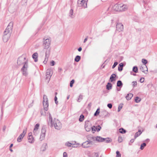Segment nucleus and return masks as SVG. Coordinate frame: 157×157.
<instances>
[{
    "label": "nucleus",
    "instance_id": "54",
    "mask_svg": "<svg viewBox=\"0 0 157 157\" xmlns=\"http://www.w3.org/2000/svg\"><path fill=\"white\" fill-rule=\"evenodd\" d=\"M140 81L141 83H142V82H144V78H141L140 80Z\"/></svg>",
    "mask_w": 157,
    "mask_h": 157
},
{
    "label": "nucleus",
    "instance_id": "4",
    "mask_svg": "<svg viewBox=\"0 0 157 157\" xmlns=\"http://www.w3.org/2000/svg\"><path fill=\"white\" fill-rule=\"evenodd\" d=\"M44 40L43 41V46L44 48H49L51 42L50 38L45 39L44 38Z\"/></svg>",
    "mask_w": 157,
    "mask_h": 157
},
{
    "label": "nucleus",
    "instance_id": "61",
    "mask_svg": "<svg viewBox=\"0 0 157 157\" xmlns=\"http://www.w3.org/2000/svg\"><path fill=\"white\" fill-rule=\"evenodd\" d=\"M135 139L134 138V139H132L130 141V142L132 143H133Z\"/></svg>",
    "mask_w": 157,
    "mask_h": 157
},
{
    "label": "nucleus",
    "instance_id": "46",
    "mask_svg": "<svg viewBox=\"0 0 157 157\" xmlns=\"http://www.w3.org/2000/svg\"><path fill=\"white\" fill-rule=\"evenodd\" d=\"M118 141L119 143H121L122 141V139L121 137L119 136L118 138Z\"/></svg>",
    "mask_w": 157,
    "mask_h": 157
},
{
    "label": "nucleus",
    "instance_id": "57",
    "mask_svg": "<svg viewBox=\"0 0 157 157\" xmlns=\"http://www.w3.org/2000/svg\"><path fill=\"white\" fill-rule=\"evenodd\" d=\"M95 128H96V127L94 126V128H93L92 127L91 129H92V131H96V130H97Z\"/></svg>",
    "mask_w": 157,
    "mask_h": 157
},
{
    "label": "nucleus",
    "instance_id": "20",
    "mask_svg": "<svg viewBox=\"0 0 157 157\" xmlns=\"http://www.w3.org/2000/svg\"><path fill=\"white\" fill-rule=\"evenodd\" d=\"M123 84L121 80H118L117 81V86L121 88L123 86Z\"/></svg>",
    "mask_w": 157,
    "mask_h": 157
},
{
    "label": "nucleus",
    "instance_id": "11",
    "mask_svg": "<svg viewBox=\"0 0 157 157\" xmlns=\"http://www.w3.org/2000/svg\"><path fill=\"white\" fill-rule=\"evenodd\" d=\"M124 29L123 25L121 23H118L117 24L116 27V31L118 32L122 31Z\"/></svg>",
    "mask_w": 157,
    "mask_h": 157
},
{
    "label": "nucleus",
    "instance_id": "59",
    "mask_svg": "<svg viewBox=\"0 0 157 157\" xmlns=\"http://www.w3.org/2000/svg\"><path fill=\"white\" fill-rule=\"evenodd\" d=\"M106 111H103L102 112H101V116H103V115L102 114H106Z\"/></svg>",
    "mask_w": 157,
    "mask_h": 157
},
{
    "label": "nucleus",
    "instance_id": "62",
    "mask_svg": "<svg viewBox=\"0 0 157 157\" xmlns=\"http://www.w3.org/2000/svg\"><path fill=\"white\" fill-rule=\"evenodd\" d=\"M87 40V37L85 39H84V42H84V43H85V42Z\"/></svg>",
    "mask_w": 157,
    "mask_h": 157
},
{
    "label": "nucleus",
    "instance_id": "29",
    "mask_svg": "<svg viewBox=\"0 0 157 157\" xmlns=\"http://www.w3.org/2000/svg\"><path fill=\"white\" fill-rule=\"evenodd\" d=\"M81 59V57L79 56H77L75 59V61L76 62H78Z\"/></svg>",
    "mask_w": 157,
    "mask_h": 157
},
{
    "label": "nucleus",
    "instance_id": "22",
    "mask_svg": "<svg viewBox=\"0 0 157 157\" xmlns=\"http://www.w3.org/2000/svg\"><path fill=\"white\" fill-rule=\"evenodd\" d=\"M133 96V94L132 93L128 94L126 97V98L128 100H129L131 99Z\"/></svg>",
    "mask_w": 157,
    "mask_h": 157
},
{
    "label": "nucleus",
    "instance_id": "47",
    "mask_svg": "<svg viewBox=\"0 0 157 157\" xmlns=\"http://www.w3.org/2000/svg\"><path fill=\"white\" fill-rule=\"evenodd\" d=\"M26 130H27L26 128L24 129L23 130V132L22 133L24 135H25V134L26 133Z\"/></svg>",
    "mask_w": 157,
    "mask_h": 157
},
{
    "label": "nucleus",
    "instance_id": "43",
    "mask_svg": "<svg viewBox=\"0 0 157 157\" xmlns=\"http://www.w3.org/2000/svg\"><path fill=\"white\" fill-rule=\"evenodd\" d=\"M132 84L133 87L136 86L137 85V82L135 81H133L132 82Z\"/></svg>",
    "mask_w": 157,
    "mask_h": 157
},
{
    "label": "nucleus",
    "instance_id": "30",
    "mask_svg": "<svg viewBox=\"0 0 157 157\" xmlns=\"http://www.w3.org/2000/svg\"><path fill=\"white\" fill-rule=\"evenodd\" d=\"M45 134L41 133L40 135V140L42 141L45 138Z\"/></svg>",
    "mask_w": 157,
    "mask_h": 157
},
{
    "label": "nucleus",
    "instance_id": "37",
    "mask_svg": "<svg viewBox=\"0 0 157 157\" xmlns=\"http://www.w3.org/2000/svg\"><path fill=\"white\" fill-rule=\"evenodd\" d=\"M123 104L122 103L120 104L118 107V109L117 111L118 112H119L121 110V109L123 107Z\"/></svg>",
    "mask_w": 157,
    "mask_h": 157
},
{
    "label": "nucleus",
    "instance_id": "52",
    "mask_svg": "<svg viewBox=\"0 0 157 157\" xmlns=\"http://www.w3.org/2000/svg\"><path fill=\"white\" fill-rule=\"evenodd\" d=\"M48 58H47V57H45V60L43 62L44 63V64H46L47 63V61L48 60Z\"/></svg>",
    "mask_w": 157,
    "mask_h": 157
},
{
    "label": "nucleus",
    "instance_id": "2",
    "mask_svg": "<svg viewBox=\"0 0 157 157\" xmlns=\"http://www.w3.org/2000/svg\"><path fill=\"white\" fill-rule=\"evenodd\" d=\"M28 67V62H25V64L21 70V71L22 72V75L26 77L28 75V72H27Z\"/></svg>",
    "mask_w": 157,
    "mask_h": 157
},
{
    "label": "nucleus",
    "instance_id": "12",
    "mask_svg": "<svg viewBox=\"0 0 157 157\" xmlns=\"http://www.w3.org/2000/svg\"><path fill=\"white\" fill-rule=\"evenodd\" d=\"M28 140L29 142L30 143H32L34 142V140L31 132L28 134Z\"/></svg>",
    "mask_w": 157,
    "mask_h": 157
},
{
    "label": "nucleus",
    "instance_id": "51",
    "mask_svg": "<svg viewBox=\"0 0 157 157\" xmlns=\"http://www.w3.org/2000/svg\"><path fill=\"white\" fill-rule=\"evenodd\" d=\"M107 106L109 109H111L112 108V105L111 103H109L107 104Z\"/></svg>",
    "mask_w": 157,
    "mask_h": 157
},
{
    "label": "nucleus",
    "instance_id": "49",
    "mask_svg": "<svg viewBox=\"0 0 157 157\" xmlns=\"http://www.w3.org/2000/svg\"><path fill=\"white\" fill-rule=\"evenodd\" d=\"M56 104H58V101H57V98L56 96H55L54 98Z\"/></svg>",
    "mask_w": 157,
    "mask_h": 157
},
{
    "label": "nucleus",
    "instance_id": "48",
    "mask_svg": "<svg viewBox=\"0 0 157 157\" xmlns=\"http://www.w3.org/2000/svg\"><path fill=\"white\" fill-rule=\"evenodd\" d=\"M48 124L49 125H50L51 127L52 126V120L51 121H49L48 122Z\"/></svg>",
    "mask_w": 157,
    "mask_h": 157
},
{
    "label": "nucleus",
    "instance_id": "32",
    "mask_svg": "<svg viewBox=\"0 0 157 157\" xmlns=\"http://www.w3.org/2000/svg\"><path fill=\"white\" fill-rule=\"evenodd\" d=\"M119 132L121 133L124 134L126 132V130L122 128H120L119 129Z\"/></svg>",
    "mask_w": 157,
    "mask_h": 157
},
{
    "label": "nucleus",
    "instance_id": "21",
    "mask_svg": "<svg viewBox=\"0 0 157 157\" xmlns=\"http://www.w3.org/2000/svg\"><path fill=\"white\" fill-rule=\"evenodd\" d=\"M124 64L122 63H121L118 66V70L119 71H121L123 70Z\"/></svg>",
    "mask_w": 157,
    "mask_h": 157
},
{
    "label": "nucleus",
    "instance_id": "34",
    "mask_svg": "<svg viewBox=\"0 0 157 157\" xmlns=\"http://www.w3.org/2000/svg\"><path fill=\"white\" fill-rule=\"evenodd\" d=\"M146 146V144L145 143H144L142 144H141L140 149L141 150H142L144 149V147Z\"/></svg>",
    "mask_w": 157,
    "mask_h": 157
},
{
    "label": "nucleus",
    "instance_id": "13",
    "mask_svg": "<svg viewBox=\"0 0 157 157\" xmlns=\"http://www.w3.org/2000/svg\"><path fill=\"white\" fill-rule=\"evenodd\" d=\"M121 6V4H116L113 7V9L116 11H120Z\"/></svg>",
    "mask_w": 157,
    "mask_h": 157
},
{
    "label": "nucleus",
    "instance_id": "31",
    "mask_svg": "<svg viewBox=\"0 0 157 157\" xmlns=\"http://www.w3.org/2000/svg\"><path fill=\"white\" fill-rule=\"evenodd\" d=\"M100 113V108H98L96 110V112L94 113V115L95 116H97Z\"/></svg>",
    "mask_w": 157,
    "mask_h": 157
},
{
    "label": "nucleus",
    "instance_id": "58",
    "mask_svg": "<svg viewBox=\"0 0 157 157\" xmlns=\"http://www.w3.org/2000/svg\"><path fill=\"white\" fill-rule=\"evenodd\" d=\"M63 157H67V154L66 152L63 153Z\"/></svg>",
    "mask_w": 157,
    "mask_h": 157
},
{
    "label": "nucleus",
    "instance_id": "10",
    "mask_svg": "<svg viewBox=\"0 0 157 157\" xmlns=\"http://www.w3.org/2000/svg\"><path fill=\"white\" fill-rule=\"evenodd\" d=\"M92 127L89 121H86L85 125V128L86 131H90Z\"/></svg>",
    "mask_w": 157,
    "mask_h": 157
},
{
    "label": "nucleus",
    "instance_id": "33",
    "mask_svg": "<svg viewBox=\"0 0 157 157\" xmlns=\"http://www.w3.org/2000/svg\"><path fill=\"white\" fill-rule=\"evenodd\" d=\"M84 116L81 114L79 118V121L80 122H82L84 120Z\"/></svg>",
    "mask_w": 157,
    "mask_h": 157
},
{
    "label": "nucleus",
    "instance_id": "28",
    "mask_svg": "<svg viewBox=\"0 0 157 157\" xmlns=\"http://www.w3.org/2000/svg\"><path fill=\"white\" fill-rule=\"evenodd\" d=\"M103 142H105L106 143H109L111 142V140L109 138H104V140H103Z\"/></svg>",
    "mask_w": 157,
    "mask_h": 157
},
{
    "label": "nucleus",
    "instance_id": "25",
    "mask_svg": "<svg viewBox=\"0 0 157 157\" xmlns=\"http://www.w3.org/2000/svg\"><path fill=\"white\" fill-rule=\"evenodd\" d=\"M112 85L110 82H108L106 86V88L108 90H110L112 88Z\"/></svg>",
    "mask_w": 157,
    "mask_h": 157
},
{
    "label": "nucleus",
    "instance_id": "42",
    "mask_svg": "<svg viewBox=\"0 0 157 157\" xmlns=\"http://www.w3.org/2000/svg\"><path fill=\"white\" fill-rule=\"evenodd\" d=\"M23 137L22 136H21L20 135H19L18 137L17 140V141L18 142H20L21 140L23 139Z\"/></svg>",
    "mask_w": 157,
    "mask_h": 157
},
{
    "label": "nucleus",
    "instance_id": "38",
    "mask_svg": "<svg viewBox=\"0 0 157 157\" xmlns=\"http://www.w3.org/2000/svg\"><path fill=\"white\" fill-rule=\"evenodd\" d=\"M132 71L135 73L137 72H138L137 67L136 66H134L133 68Z\"/></svg>",
    "mask_w": 157,
    "mask_h": 157
},
{
    "label": "nucleus",
    "instance_id": "18",
    "mask_svg": "<svg viewBox=\"0 0 157 157\" xmlns=\"http://www.w3.org/2000/svg\"><path fill=\"white\" fill-rule=\"evenodd\" d=\"M32 57L34 59L35 62L37 61L38 53L36 52L34 53L32 55Z\"/></svg>",
    "mask_w": 157,
    "mask_h": 157
},
{
    "label": "nucleus",
    "instance_id": "16",
    "mask_svg": "<svg viewBox=\"0 0 157 157\" xmlns=\"http://www.w3.org/2000/svg\"><path fill=\"white\" fill-rule=\"evenodd\" d=\"M69 16L71 18H73L75 17V14L73 13V10L72 9H71L70 10Z\"/></svg>",
    "mask_w": 157,
    "mask_h": 157
},
{
    "label": "nucleus",
    "instance_id": "50",
    "mask_svg": "<svg viewBox=\"0 0 157 157\" xmlns=\"http://www.w3.org/2000/svg\"><path fill=\"white\" fill-rule=\"evenodd\" d=\"M66 145L69 147H71V143L68 142L66 143Z\"/></svg>",
    "mask_w": 157,
    "mask_h": 157
},
{
    "label": "nucleus",
    "instance_id": "9",
    "mask_svg": "<svg viewBox=\"0 0 157 157\" xmlns=\"http://www.w3.org/2000/svg\"><path fill=\"white\" fill-rule=\"evenodd\" d=\"M93 141L88 140L83 143L82 144V146L84 148L88 147L90 145H92Z\"/></svg>",
    "mask_w": 157,
    "mask_h": 157
},
{
    "label": "nucleus",
    "instance_id": "60",
    "mask_svg": "<svg viewBox=\"0 0 157 157\" xmlns=\"http://www.w3.org/2000/svg\"><path fill=\"white\" fill-rule=\"evenodd\" d=\"M78 50L79 52H81L82 50V48L81 47H80L78 48Z\"/></svg>",
    "mask_w": 157,
    "mask_h": 157
},
{
    "label": "nucleus",
    "instance_id": "56",
    "mask_svg": "<svg viewBox=\"0 0 157 157\" xmlns=\"http://www.w3.org/2000/svg\"><path fill=\"white\" fill-rule=\"evenodd\" d=\"M98 154L97 153H95L94 154V155L91 157H98Z\"/></svg>",
    "mask_w": 157,
    "mask_h": 157
},
{
    "label": "nucleus",
    "instance_id": "17",
    "mask_svg": "<svg viewBox=\"0 0 157 157\" xmlns=\"http://www.w3.org/2000/svg\"><path fill=\"white\" fill-rule=\"evenodd\" d=\"M116 77V75L114 74H112L110 76L109 78V81L111 82H113V81H114L116 80L115 77Z\"/></svg>",
    "mask_w": 157,
    "mask_h": 157
},
{
    "label": "nucleus",
    "instance_id": "1",
    "mask_svg": "<svg viewBox=\"0 0 157 157\" xmlns=\"http://www.w3.org/2000/svg\"><path fill=\"white\" fill-rule=\"evenodd\" d=\"M13 25V22H10L4 31L3 36V40L4 42H7L10 38L12 32Z\"/></svg>",
    "mask_w": 157,
    "mask_h": 157
},
{
    "label": "nucleus",
    "instance_id": "24",
    "mask_svg": "<svg viewBox=\"0 0 157 157\" xmlns=\"http://www.w3.org/2000/svg\"><path fill=\"white\" fill-rule=\"evenodd\" d=\"M142 133V132L141 131V130H139L138 131L136 132L134 138L135 139H136L137 137L139 136Z\"/></svg>",
    "mask_w": 157,
    "mask_h": 157
},
{
    "label": "nucleus",
    "instance_id": "26",
    "mask_svg": "<svg viewBox=\"0 0 157 157\" xmlns=\"http://www.w3.org/2000/svg\"><path fill=\"white\" fill-rule=\"evenodd\" d=\"M103 140H104V138H102L100 136H98L96 138V140L99 142H103Z\"/></svg>",
    "mask_w": 157,
    "mask_h": 157
},
{
    "label": "nucleus",
    "instance_id": "3",
    "mask_svg": "<svg viewBox=\"0 0 157 157\" xmlns=\"http://www.w3.org/2000/svg\"><path fill=\"white\" fill-rule=\"evenodd\" d=\"M43 105L44 109L46 111H47L48 109V99L47 97L45 95H44Z\"/></svg>",
    "mask_w": 157,
    "mask_h": 157
},
{
    "label": "nucleus",
    "instance_id": "39",
    "mask_svg": "<svg viewBox=\"0 0 157 157\" xmlns=\"http://www.w3.org/2000/svg\"><path fill=\"white\" fill-rule=\"evenodd\" d=\"M116 157H121V155L120 153V152L119 151H117L116 152Z\"/></svg>",
    "mask_w": 157,
    "mask_h": 157
},
{
    "label": "nucleus",
    "instance_id": "6",
    "mask_svg": "<svg viewBox=\"0 0 157 157\" xmlns=\"http://www.w3.org/2000/svg\"><path fill=\"white\" fill-rule=\"evenodd\" d=\"M26 59V58L24 57L23 56H21L19 57L17 61V64L18 65H21L22 64H25V62H27V61H25Z\"/></svg>",
    "mask_w": 157,
    "mask_h": 157
},
{
    "label": "nucleus",
    "instance_id": "15",
    "mask_svg": "<svg viewBox=\"0 0 157 157\" xmlns=\"http://www.w3.org/2000/svg\"><path fill=\"white\" fill-rule=\"evenodd\" d=\"M128 6L127 5L121 4V9L120 11H122L126 10L128 8Z\"/></svg>",
    "mask_w": 157,
    "mask_h": 157
},
{
    "label": "nucleus",
    "instance_id": "44",
    "mask_svg": "<svg viewBox=\"0 0 157 157\" xmlns=\"http://www.w3.org/2000/svg\"><path fill=\"white\" fill-rule=\"evenodd\" d=\"M75 81L74 79L72 80L71 81L70 83V86L72 87L73 86V84L74 83Z\"/></svg>",
    "mask_w": 157,
    "mask_h": 157
},
{
    "label": "nucleus",
    "instance_id": "27",
    "mask_svg": "<svg viewBox=\"0 0 157 157\" xmlns=\"http://www.w3.org/2000/svg\"><path fill=\"white\" fill-rule=\"evenodd\" d=\"M46 130V127L45 125H44L41 129V133L45 134Z\"/></svg>",
    "mask_w": 157,
    "mask_h": 157
},
{
    "label": "nucleus",
    "instance_id": "40",
    "mask_svg": "<svg viewBox=\"0 0 157 157\" xmlns=\"http://www.w3.org/2000/svg\"><path fill=\"white\" fill-rule=\"evenodd\" d=\"M95 128L97 132H99L101 129V127L100 125H98L97 126V127H96V128Z\"/></svg>",
    "mask_w": 157,
    "mask_h": 157
},
{
    "label": "nucleus",
    "instance_id": "14",
    "mask_svg": "<svg viewBox=\"0 0 157 157\" xmlns=\"http://www.w3.org/2000/svg\"><path fill=\"white\" fill-rule=\"evenodd\" d=\"M140 70L142 72L144 73L145 71H147V68L146 65H141L140 67Z\"/></svg>",
    "mask_w": 157,
    "mask_h": 157
},
{
    "label": "nucleus",
    "instance_id": "64",
    "mask_svg": "<svg viewBox=\"0 0 157 157\" xmlns=\"http://www.w3.org/2000/svg\"><path fill=\"white\" fill-rule=\"evenodd\" d=\"M62 69H61V68H59V69H58V71L59 72H60L62 71Z\"/></svg>",
    "mask_w": 157,
    "mask_h": 157
},
{
    "label": "nucleus",
    "instance_id": "36",
    "mask_svg": "<svg viewBox=\"0 0 157 157\" xmlns=\"http://www.w3.org/2000/svg\"><path fill=\"white\" fill-rule=\"evenodd\" d=\"M83 99V96L82 95L80 94L77 100V101L80 102Z\"/></svg>",
    "mask_w": 157,
    "mask_h": 157
},
{
    "label": "nucleus",
    "instance_id": "53",
    "mask_svg": "<svg viewBox=\"0 0 157 157\" xmlns=\"http://www.w3.org/2000/svg\"><path fill=\"white\" fill-rule=\"evenodd\" d=\"M52 120V117L51 115V114L50 113L49 114V121H51Z\"/></svg>",
    "mask_w": 157,
    "mask_h": 157
},
{
    "label": "nucleus",
    "instance_id": "19",
    "mask_svg": "<svg viewBox=\"0 0 157 157\" xmlns=\"http://www.w3.org/2000/svg\"><path fill=\"white\" fill-rule=\"evenodd\" d=\"M47 49L45 52V56L47 58H48L50 52V48H46Z\"/></svg>",
    "mask_w": 157,
    "mask_h": 157
},
{
    "label": "nucleus",
    "instance_id": "35",
    "mask_svg": "<svg viewBox=\"0 0 157 157\" xmlns=\"http://www.w3.org/2000/svg\"><path fill=\"white\" fill-rule=\"evenodd\" d=\"M135 100L136 102L138 103L141 101V99L139 97H136L135 98Z\"/></svg>",
    "mask_w": 157,
    "mask_h": 157
},
{
    "label": "nucleus",
    "instance_id": "45",
    "mask_svg": "<svg viewBox=\"0 0 157 157\" xmlns=\"http://www.w3.org/2000/svg\"><path fill=\"white\" fill-rule=\"evenodd\" d=\"M118 64V62H115L114 63L113 65L112 66V68L113 69L114 68L116 67V66Z\"/></svg>",
    "mask_w": 157,
    "mask_h": 157
},
{
    "label": "nucleus",
    "instance_id": "63",
    "mask_svg": "<svg viewBox=\"0 0 157 157\" xmlns=\"http://www.w3.org/2000/svg\"><path fill=\"white\" fill-rule=\"evenodd\" d=\"M76 143V142L75 141H72L71 143V145L75 144Z\"/></svg>",
    "mask_w": 157,
    "mask_h": 157
},
{
    "label": "nucleus",
    "instance_id": "41",
    "mask_svg": "<svg viewBox=\"0 0 157 157\" xmlns=\"http://www.w3.org/2000/svg\"><path fill=\"white\" fill-rule=\"evenodd\" d=\"M142 62L144 63V65H146L147 63V61L146 59H143L142 60Z\"/></svg>",
    "mask_w": 157,
    "mask_h": 157
},
{
    "label": "nucleus",
    "instance_id": "7",
    "mask_svg": "<svg viewBox=\"0 0 157 157\" xmlns=\"http://www.w3.org/2000/svg\"><path fill=\"white\" fill-rule=\"evenodd\" d=\"M78 5L79 7H82L84 8L87 7V3H85V0H78Z\"/></svg>",
    "mask_w": 157,
    "mask_h": 157
},
{
    "label": "nucleus",
    "instance_id": "5",
    "mask_svg": "<svg viewBox=\"0 0 157 157\" xmlns=\"http://www.w3.org/2000/svg\"><path fill=\"white\" fill-rule=\"evenodd\" d=\"M53 124L55 128L57 130L60 129L62 127V124L58 120L54 119Z\"/></svg>",
    "mask_w": 157,
    "mask_h": 157
},
{
    "label": "nucleus",
    "instance_id": "8",
    "mask_svg": "<svg viewBox=\"0 0 157 157\" xmlns=\"http://www.w3.org/2000/svg\"><path fill=\"white\" fill-rule=\"evenodd\" d=\"M52 75H51V70L49 69L47 70L45 79V81L47 82H49Z\"/></svg>",
    "mask_w": 157,
    "mask_h": 157
},
{
    "label": "nucleus",
    "instance_id": "23",
    "mask_svg": "<svg viewBox=\"0 0 157 157\" xmlns=\"http://www.w3.org/2000/svg\"><path fill=\"white\" fill-rule=\"evenodd\" d=\"M39 126H40V124L38 123H37L35 125V127L33 129V132L34 133L36 132V131L39 128Z\"/></svg>",
    "mask_w": 157,
    "mask_h": 157
},
{
    "label": "nucleus",
    "instance_id": "55",
    "mask_svg": "<svg viewBox=\"0 0 157 157\" xmlns=\"http://www.w3.org/2000/svg\"><path fill=\"white\" fill-rule=\"evenodd\" d=\"M55 62L54 61L52 60L51 61V66H54L55 65Z\"/></svg>",
    "mask_w": 157,
    "mask_h": 157
}]
</instances>
